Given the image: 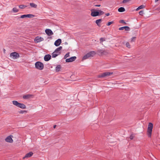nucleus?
Segmentation results:
<instances>
[{
	"instance_id": "8",
	"label": "nucleus",
	"mask_w": 160,
	"mask_h": 160,
	"mask_svg": "<svg viewBox=\"0 0 160 160\" xmlns=\"http://www.w3.org/2000/svg\"><path fill=\"white\" fill-rule=\"evenodd\" d=\"M77 58L76 56H73L70 58H69L66 59V62H72L74 61Z\"/></svg>"
},
{
	"instance_id": "17",
	"label": "nucleus",
	"mask_w": 160,
	"mask_h": 160,
	"mask_svg": "<svg viewBox=\"0 0 160 160\" xmlns=\"http://www.w3.org/2000/svg\"><path fill=\"white\" fill-rule=\"evenodd\" d=\"M18 107L22 109H25L26 108L25 105L23 103H19Z\"/></svg>"
},
{
	"instance_id": "32",
	"label": "nucleus",
	"mask_w": 160,
	"mask_h": 160,
	"mask_svg": "<svg viewBox=\"0 0 160 160\" xmlns=\"http://www.w3.org/2000/svg\"><path fill=\"white\" fill-rule=\"evenodd\" d=\"M126 45L127 47L130 48V45L129 42H127L126 43Z\"/></svg>"
},
{
	"instance_id": "41",
	"label": "nucleus",
	"mask_w": 160,
	"mask_h": 160,
	"mask_svg": "<svg viewBox=\"0 0 160 160\" xmlns=\"http://www.w3.org/2000/svg\"><path fill=\"white\" fill-rule=\"evenodd\" d=\"M56 125H54L53 126V128H56Z\"/></svg>"
},
{
	"instance_id": "7",
	"label": "nucleus",
	"mask_w": 160,
	"mask_h": 160,
	"mask_svg": "<svg viewBox=\"0 0 160 160\" xmlns=\"http://www.w3.org/2000/svg\"><path fill=\"white\" fill-rule=\"evenodd\" d=\"M34 17V15L32 14H27V15H21L20 17L18 18H25L28 17L29 18H33Z\"/></svg>"
},
{
	"instance_id": "22",
	"label": "nucleus",
	"mask_w": 160,
	"mask_h": 160,
	"mask_svg": "<svg viewBox=\"0 0 160 160\" xmlns=\"http://www.w3.org/2000/svg\"><path fill=\"white\" fill-rule=\"evenodd\" d=\"M12 103L13 105L18 107L19 103L17 101L14 100L12 101Z\"/></svg>"
},
{
	"instance_id": "33",
	"label": "nucleus",
	"mask_w": 160,
	"mask_h": 160,
	"mask_svg": "<svg viewBox=\"0 0 160 160\" xmlns=\"http://www.w3.org/2000/svg\"><path fill=\"white\" fill-rule=\"evenodd\" d=\"M113 23V21L110 22H108V23L107 24V25L108 26H109L110 25L112 24Z\"/></svg>"
},
{
	"instance_id": "27",
	"label": "nucleus",
	"mask_w": 160,
	"mask_h": 160,
	"mask_svg": "<svg viewBox=\"0 0 160 160\" xmlns=\"http://www.w3.org/2000/svg\"><path fill=\"white\" fill-rule=\"evenodd\" d=\"M69 52H68L67 53L64 57V59H66L67 57H69Z\"/></svg>"
},
{
	"instance_id": "37",
	"label": "nucleus",
	"mask_w": 160,
	"mask_h": 160,
	"mask_svg": "<svg viewBox=\"0 0 160 160\" xmlns=\"http://www.w3.org/2000/svg\"><path fill=\"white\" fill-rule=\"evenodd\" d=\"M135 38H136V37H132L131 38V42L134 41Z\"/></svg>"
},
{
	"instance_id": "18",
	"label": "nucleus",
	"mask_w": 160,
	"mask_h": 160,
	"mask_svg": "<svg viewBox=\"0 0 160 160\" xmlns=\"http://www.w3.org/2000/svg\"><path fill=\"white\" fill-rule=\"evenodd\" d=\"M33 154V153L32 152H30L27 154H26L25 156L23 158H28L32 156Z\"/></svg>"
},
{
	"instance_id": "31",
	"label": "nucleus",
	"mask_w": 160,
	"mask_h": 160,
	"mask_svg": "<svg viewBox=\"0 0 160 160\" xmlns=\"http://www.w3.org/2000/svg\"><path fill=\"white\" fill-rule=\"evenodd\" d=\"M100 43H101L102 42L105 41V39L104 38H101L100 39Z\"/></svg>"
},
{
	"instance_id": "26",
	"label": "nucleus",
	"mask_w": 160,
	"mask_h": 160,
	"mask_svg": "<svg viewBox=\"0 0 160 160\" xmlns=\"http://www.w3.org/2000/svg\"><path fill=\"white\" fill-rule=\"evenodd\" d=\"M12 11L14 12H17L18 11V10L16 8H14L12 9Z\"/></svg>"
},
{
	"instance_id": "35",
	"label": "nucleus",
	"mask_w": 160,
	"mask_h": 160,
	"mask_svg": "<svg viewBox=\"0 0 160 160\" xmlns=\"http://www.w3.org/2000/svg\"><path fill=\"white\" fill-rule=\"evenodd\" d=\"M24 112H26V111L25 110H21L20 112V113L22 114L24 113Z\"/></svg>"
},
{
	"instance_id": "3",
	"label": "nucleus",
	"mask_w": 160,
	"mask_h": 160,
	"mask_svg": "<svg viewBox=\"0 0 160 160\" xmlns=\"http://www.w3.org/2000/svg\"><path fill=\"white\" fill-rule=\"evenodd\" d=\"M35 68L39 70H42L43 69L44 65L43 64L40 62H37L35 63Z\"/></svg>"
},
{
	"instance_id": "36",
	"label": "nucleus",
	"mask_w": 160,
	"mask_h": 160,
	"mask_svg": "<svg viewBox=\"0 0 160 160\" xmlns=\"http://www.w3.org/2000/svg\"><path fill=\"white\" fill-rule=\"evenodd\" d=\"M134 137V136H133V135H131L130 136V137H129V138H130L132 140V139Z\"/></svg>"
},
{
	"instance_id": "38",
	"label": "nucleus",
	"mask_w": 160,
	"mask_h": 160,
	"mask_svg": "<svg viewBox=\"0 0 160 160\" xmlns=\"http://www.w3.org/2000/svg\"><path fill=\"white\" fill-rule=\"evenodd\" d=\"M120 22L122 23H124L125 24H126V23L123 20H121L120 21Z\"/></svg>"
},
{
	"instance_id": "28",
	"label": "nucleus",
	"mask_w": 160,
	"mask_h": 160,
	"mask_svg": "<svg viewBox=\"0 0 160 160\" xmlns=\"http://www.w3.org/2000/svg\"><path fill=\"white\" fill-rule=\"evenodd\" d=\"M98 52L99 53H100L101 54H103L104 52V51L103 50L99 49V50H98Z\"/></svg>"
},
{
	"instance_id": "25",
	"label": "nucleus",
	"mask_w": 160,
	"mask_h": 160,
	"mask_svg": "<svg viewBox=\"0 0 160 160\" xmlns=\"http://www.w3.org/2000/svg\"><path fill=\"white\" fill-rule=\"evenodd\" d=\"M144 7L143 5H141V6H139L138 8L136 9V10L138 11L140 9L143 8Z\"/></svg>"
},
{
	"instance_id": "10",
	"label": "nucleus",
	"mask_w": 160,
	"mask_h": 160,
	"mask_svg": "<svg viewBox=\"0 0 160 160\" xmlns=\"http://www.w3.org/2000/svg\"><path fill=\"white\" fill-rule=\"evenodd\" d=\"M43 40L44 39L41 37H37L35 39V41L37 42H39Z\"/></svg>"
},
{
	"instance_id": "39",
	"label": "nucleus",
	"mask_w": 160,
	"mask_h": 160,
	"mask_svg": "<svg viewBox=\"0 0 160 160\" xmlns=\"http://www.w3.org/2000/svg\"><path fill=\"white\" fill-rule=\"evenodd\" d=\"M105 15L107 16H108L110 15V14L108 13H106Z\"/></svg>"
},
{
	"instance_id": "1",
	"label": "nucleus",
	"mask_w": 160,
	"mask_h": 160,
	"mask_svg": "<svg viewBox=\"0 0 160 160\" xmlns=\"http://www.w3.org/2000/svg\"><path fill=\"white\" fill-rule=\"evenodd\" d=\"M62 48V47L60 46L57 48L55 51L52 53V57L55 58L60 53V51Z\"/></svg>"
},
{
	"instance_id": "24",
	"label": "nucleus",
	"mask_w": 160,
	"mask_h": 160,
	"mask_svg": "<svg viewBox=\"0 0 160 160\" xmlns=\"http://www.w3.org/2000/svg\"><path fill=\"white\" fill-rule=\"evenodd\" d=\"M30 5L32 7L34 8H36L37 7V5L33 3H30Z\"/></svg>"
},
{
	"instance_id": "15",
	"label": "nucleus",
	"mask_w": 160,
	"mask_h": 160,
	"mask_svg": "<svg viewBox=\"0 0 160 160\" xmlns=\"http://www.w3.org/2000/svg\"><path fill=\"white\" fill-rule=\"evenodd\" d=\"M125 29L126 31H129L130 30V28L128 26H124L119 28V30H123Z\"/></svg>"
},
{
	"instance_id": "11",
	"label": "nucleus",
	"mask_w": 160,
	"mask_h": 160,
	"mask_svg": "<svg viewBox=\"0 0 160 160\" xmlns=\"http://www.w3.org/2000/svg\"><path fill=\"white\" fill-rule=\"evenodd\" d=\"M5 141L7 142L12 143L13 142V140L11 137V136H8L6 139Z\"/></svg>"
},
{
	"instance_id": "40",
	"label": "nucleus",
	"mask_w": 160,
	"mask_h": 160,
	"mask_svg": "<svg viewBox=\"0 0 160 160\" xmlns=\"http://www.w3.org/2000/svg\"><path fill=\"white\" fill-rule=\"evenodd\" d=\"M101 6V5L99 4V5H95V6L96 7H100Z\"/></svg>"
},
{
	"instance_id": "14",
	"label": "nucleus",
	"mask_w": 160,
	"mask_h": 160,
	"mask_svg": "<svg viewBox=\"0 0 160 160\" xmlns=\"http://www.w3.org/2000/svg\"><path fill=\"white\" fill-rule=\"evenodd\" d=\"M32 95L31 94H27L23 96V98L24 99H28L31 98L32 96Z\"/></svg>"
},
{
	"instance_id": "12",
	"label": "nucleus",
	"mask_w": 160,
	"mask_h": 160,
	"mask_svg": "<svg viewBox=\"0 0 160 160\" xmlns=\"http://www.w3.org/2000/svg\"><path fill=\"white\" fill-rule=\"evenodd\" d=\"M62 42V41L61 39H58L57 40H56L55 42H54V45L56 46H59L60 44Z\"/></svg>"
},
{
	"instance_id": "13",
	"label": "nucleus",
	"mask_w": 160,
	"mask_h": 160,
	"mask_svg": "<svg viewBox=\"0 0 160 160\" xmlns=\"http://www.w3.org/2000/svg\"><path fill=\"white\" fill-rule=\"evenodd\" d=\"M51 58V56L50 54L45 55L44 57V60L46 61H48Z\"/></svg>"
},
{
	"instance_id": "30",
	"label": "nucleus",
	"mask_w": 160,
	"mask_h": 160,
	"mask_svg": "<svg viewBox=\"0 0 160 160\" xmlns=\"http://www.w3.org/2000/svg\"><path fill=\"white\" fill-rule=\"evenodd\" d=\"M98 12H99V15H102L104 13L103 11L101 10H99Z\"/></svg>"
},
{
	"instance_id": "20",
	"label": "nucleus",
	"mask_w": 160,
	"mask_h": 160,
	"mask_svg": "<svg viewBox=\"0 0 160 160\" xmlns=\"http://www.w3.org/2000/svg\"><path fill=\"white\" fill-rule=\"evenodd\" d=\"M118 11L119 12H122L125 11V9L123 7H120L118 9Z\"/></svg>"
},
{
	"instance_id": "42",
	"label": "nucleus",
	"mask_w": 160,
	"mask_h": 160,
	"mask_svg": "<svg viewBox=\"0 0 160 160\" xmlns=\"http://www.w3.org/2000/svg\"><path fill=\"white\" fill-rule=\"evenodd\" d=\"M4 51H5V49H4Z\"/></svg>"
},
{
	"instance_id": "4",
	"label": "nucleus",
	"mask_w": 160,
	"mask_h": 160,
	"mask_svg": "<svg viewBox=\"0 0 160 160\" xmlns=\"http://www.w3.org/2000/svg\"><path fill=\"white\" fill-rule=\"evenodd\" d=\"M10 57L11 58L13 59H15L18 58L20 57V56L18 53L16 52H14L10 53Z\"/></svg>"
},
{
	"instance_id": "19",
	"label": "nucleus",
	"mask_w": 160,
	"mask_h": 160,
	"mask_svg": "<svg viewBox=\"0 0 160 160\" xmlns=\"http://www.w3.org/2000/svg\"><path fill=\"white\" fill-rule=\"evenodd\" d=\"M102 20L101 19H99L97 20L96 21V23L97 24V25L99 27L101 26V25L100 23L101 22Z\"/></svg>"
},
{
	"instance_id": "9",
	"label": "nucleus",
	"mask_w": 160,
	"mask_h": 160,
	"mask_svg": "<svg viewBox=\"0 0 160 160\" xmlns=\"http://www.w3.org/2000/svg\"><path fill=\"white\" fill-rule=\"evenodd\" d=\"M45 32L48 36H50L53 34V32L52 31L49 29H46L45 30Z\"/></svg>"
},
{
	"instance_id": "23",
	"label": "nucleus",
	"mask_w": 160,
	"mask_h": 160,
	"mask_svg": "<svg viewBox=\"0 0 160 160\" xmlns=\"http://www.w3.org/2000/svg\"><path fill=\"white\" fill-rule=\"evenodd\" d=\"M89 58H90V57H89V55L87 53L82 58V60H85Z\"/></svg>"
},
{
	"instance_id": "2",
	"label": "nucleus",
	"mask_w": 160,
	"mask_h": 160,
	"mask_svg": "<svg viewBox=\"0 0 160 160\" xmlns=\"http://www.w3.org/2000/svg\"><path fill=\"white\" fill-rule=\"evenodd\" d=\"M153 127L152 123L151 122L149 123L147 131V134L149 137H150L151 136Z\"/></svg>"
},
{
	"instance_id": "29",
	"label": "nucleus",
	"mask_w": 160,
	"mask_h": 160,
	"mask_svg": "<svg viewBox=\"0 0 160 160\" xmlns=\"http://www.w3.org/2000/svg\"><path fill=\"white\" fill-rule=\"evenodd\" d=\"M26 7V6H25V5H20L19 6V7L20 8H21V9H23L24 8H25Z\"/></svg>"
},
{
	"instance_id": "5",
	"label": "nucleus",
	"mask_w": 160,
	"mask_h": 160,
	"mask_svg": "<svg viewBox=\"0 0 160 160\" xmlns=\"http://www.w3.org/2000/svg\"><path fill=\"white\" fill-rule=\"evenodd\" d=\"M112 72H105L102 73L100 75L98 76V78H104L106 76H110L112 74Z\"/></svg>"
},
{
	"instance_id": "21",
	"label": "nucleus",
	"mask_w": 160,
	"mask_h": 160,
	"mask_svg": "<svg viewBox=\"0 0 160 160\" xmlns=\"http://www.w3.org/2000/svg\"><path fill=\"white\" fill-rule=\"evenodd\" d=\"M61 68V66L60 65H57L56 68L55 70L57 72H59L60 70V69Z\"/></svg>"
},
{
	"instance_id": "6",
	"label": "nucleus",
	"mask_w": 160,
	"mask_h": 160,
	"mask_svg": "<svg viewBox=\"0 0 160 160\" xmlns=\"http://www.w3.org/2000/svg\"><path fill=\"white\" fill-rule=\"evenodd\" d=\"M91 11V15L92 16L94 17L99 16V12L98 11H94V9H92Z\"/></svg>"
},
{
	"instance_id": "16",
	"label": "nucleus",
	"mask_w": 160,
	"mask_h": 160,
	"mask_svg": "<svg viewBox=\"0 0 160 160\" xmlns=\"http://www.w3.org/2000/svg\"><path fill=\"white\" fill-rule=\"evenodd\" d=\"M88 54L89 55V57H93L94 55L96 54V52L94 51H92L89 52L88 53Z\"/></svg>"
},
{
	"instance_id": "34",
	"label": "nucleus",
	"mask_w": 160,
	"mask_h": 160,
	"mask_svg": "<svg viewBox=\"0 0 160 160\" xmlns=\"http://www.w3.org/2000/svg\"><path fill=\"white\" fill-rule=\"evenodd\" d=\"M139 14L140 15H143V11L142 10L140 12H139Z\"/></svg>"
}]
</instances>
